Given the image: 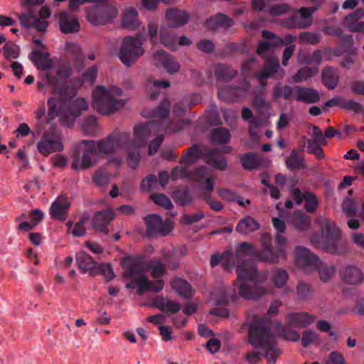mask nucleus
Instances as JSON below:
<instances>
[{
	"label": "nucleus",
	"instance_id": "nucleus-47",
	"mask_svg": "<svg viewBox=\"0 0 364 364\" xmlns=\"http://www.w3.org/2000/svg\"><path fill=\"white\" fill-rule=\"evenodd\" d=\"M286 164L289 170L304 168V159L299 156L296 150L291 151L289 156L286 159Z\"/></svg>",
	"mask_w": 364,
	"mask_h": 364
},
{
	"label": "nucleus",
	"instance_id": "nucleus-17",
	"mask_svg": "<svg viewBox=\"0 0 364 364\" xmlns=\"http://www.w3.org/2000/svg\"><path fill=\"white\" fill-rule=\"evenodd\" d=\"M154 60L156 65H161L169 74L179 71L181 65L176 59L164 50H159L154 55Z\"/></svg>",
	"mask_w": 364,
	"mask_h": 364
},
{
	"label": "nucleus",
	"instance_id": "nucleus-50",
	"mask_svg": "<svg viewBox=\"0 0 364 364\" xmlns=\"http://www.w3.org/2000/svg\"><path fill=\"white\" fill-rule=\"evenodd\" d=\"M149 269L151 270V276L154 279H160L162 276H164L166 271L164 268V264L159 259L152 260L149 262Z\"/></svg>",
	"mask_w": 364,
	"mask_h": 364
},
{
	"label": "nucleus",
	"instance_id": "nucleus-19",
	"mask_svg": "<svg viewBox=\"0 0 364 364\" xmlns=\"http://www.w3.org/2000/svg\"><path fill=\"white\" fill-rule=\"evenodd\" d=\"M114 218V213L109 209L97 211L92 219V225L95 229L107 235V225Z\"/></svg>",
	"mask_w": 364,
	"mask_h": 364
},
{
	"label": "nucleus",
	"instance_id": "nucleus-1",
	"mask_svg": "<svg viewBox=\"0 0 364 364\" xmlns=\"http://www.w3.org/2000/svg\"><path fill=\"white\" fill-rule=\"evenodd\" d=\"M164 122L153 120L134 127L132 138L130 133L114 132L101 140H82L76 146L72 156L71 167L74 170H85L94 166L100 156L113 154L117 149L126 151L129 166L132 168L137 167L141 156L140 148L144 146L151 136L156 137L150 141L149 154L154 155L164 136Z\"/></svg>",
	"mask_w": 364,
	"mask_h": 364
},
{
	"label": "nucleus",
	"instance_id": "nucleus-11",
	"mask_svg": "<svg viewBox=\"0 0 364 364\" xmlns=\"http://www.w3.org/2000/svg\"><path fill=\"white\" fill-rule=\"evenodd\" d=\"M47 85L51 86L53 89V97L55 99L68 100L77 94L76 89L73 85L60 86L58 80L50 73L46 74L45 78L37 82L38 90L41 92H45Z\"/></svg>",
	"mask_w": 364,
	"mask_h": 364
},
{
	"label": "nucleus",
	"instance_id": "nucleus-29",
	"mask_svg": "<svg viewBox=\"0 0 364 364\" xmlns=\"http://www.w3.org/2000/svg\"><path fill=\"white\" fill-rule=\"evenodd\" d=\"M321 81L328 90H334L339 82L337 70L333 67H326L321 72Z\"/></svg>",
	"mask_w": 364,
	"mask_h": 364
},
{
	"label": "nucleus",
	"instance_id": "nucleus-58",
	"mask_svg": "<svg viewBox=\"0 0 364 364\" xmlns=\"http://www.w3.org/2000/svg\"><path fill=\"white\" fill-rule=\"evenodd\" d=\"M87 18L89 22L93 25H100L105 24L109 16L107 14L106 16H102L97 11H90L87 14Z\"/></svg>",
	"mask_w": 364,
	"mask_h": 364
},
{
	"label": "nucleus",
	"instance_id": "nucleus-46",
	"mask_svg": "<svg viewBox=\"0 0 364 364\" xmlns=\"http://www.w3.org/2000/svg\"><path fill=\"white\" fill-rule=\"evenodd\" d=\"M316 67H303L300 68L294 75L293 80L295 82H301L307 80L318 73Z\"/></svg>",
	"mask_w": 364,
	"mask_h": 364
},
{
	"label": "nucleus",
	"instance_id": "nucleus-28",
	"mask_svg": "<svg viewBox=\"0 0 364 364\" xmlns=\"http://www.w3.org/2000/svg\"><path fill=\"white\" fill-rule=\"evenodd\" d=\"M218 148L208 150L205 154L206 163L212 165L215 168L224 171L227 168V161L225 157L218 154Z\"/></svg>",
	"mask_w": 364,
	"mask_h": 364
},
{
	"label": "nucleus",
	"instance_id": "nucleus-14",
	"mask_svg": "<svg viewBox=\"0 0 364 364\" xmlns=\"http://www.w3.org/2000/svg\"><path fill=\"white\" fill-rule=\"evenodd\" d=\"M144 222L146 225L147 234L153 237L157 235L162 236L167 235L171 230L170 223L164 221L161 217L151 214L144 218Z\"/></svg>",
	"mask_w": 364,
	"mask_h": 364
},
{
	"label": "nucleus",
	"instance_id": "nucleus-33",
	"mask_svg": "<svg viewBox=\"0 0 364 364\" xmlns=\"http://www.w3.org/2000/svg\"><path fill=\"white\" fill-rule=\"evenodd\" d=\"M232 24V18L221 13L210 17L206 21V25L210 29H216L219 27L229 28Z\"/></svg>",
	"mask_w": 364,
	"mask_h": 364
},
{
	"label": "nucleus",
	"instance_id": "nucleus-48",
	"mask_svg": "<svg viewBox=\"0 0 364 364\" xmlns=\"http://www.w3.org/2000/svg\"><path fill=\"white\" fill-rule=\"evenodd\" d=\"M171 103L168 99H164L161 104L152 111V117L161 119H166L170 113Z\"/></svg>",
	"mask_w": 364,
	"mask_h": 364
},
{
	"label": "nucleus",
	"instance_id": "nucleus-39",
	"mask_svg": "<svg viewBox=\"0 0 364 364\" xmlns=\"http://www.w3.org/2000/svg\"><path fill=\"white\" fill-rule=\"evenodd\" d=\"M48 54L43 53L40 50H33L29 55L30 60L38 67L42 70H48L52 63L48 60Z\"/></svg>",
	"mask_w": 364,
	"mask_h": 364
},
{
	"label": "nucleus",
	"instance_id": "nucleus-59",
	"mask_svg": "<svg viewBox=\"0 0 364 364\" xmlns=\"http://www.w3.org/2000/svg\"><path fill=\"white\" fill-rule=\"evenodd\" d=\"M98 73V68L96 65H92L85 70L82 75V80L83 82H88L93 85L95 82Z\"/></svg>",
	"mask_w": 364,
	"mask_h": 364
},
{
	"label": "nucleus",
	"instance_id": "nucleus-63",
	"mask_svg": "<svg viewBox=\"0 0 364 364\" xmlns=\"http://www.w3.org/2000/svg\"><path fill=\"white\" fill-rule=\"evenodd\" d=\"M290 9L287 4H274L269 8V13L272 16H281L289 12Z\"/></svg>",
	"mask_w": 364,
	"mask_h": 364
},
{
	"label": "nucleus",
	"instance_id": "nucleus-60",
	"mask_svg": "<svg viewBox=\"0 0 364 364\" xmlns=\"http://www.w3.org/2000/svg\"><path fill=\"white\" fill-rule=\"evenodd\" d=\"M264 93L254 92L253 104L259 111L267 110L269 107V104L264 98Z\"/></svg>",
	"mask_w": 364,
	"mask_h": 364
},
{
	"label": "nucleus",
	"instance_id": "nucleus-43",
	"mask_svg": "<svg viewBox=\"0 0 364 364\" xmlns=\"http://www.w3.org/2000/svg\"><path fill=\"white\" fill-rule=\"evenodd\" d=\"M291 223L296 229L305 230L310 226L311 219L302 211H296L291 216Z\"/></svg>",
	"mask_w": 364,
	"mask_h": 364
},
{
	"label": "nucleus",
	"instance_id": "nucleus-55",
	"mask_svg": "<svg viewBox=\"0 0 364 364\" xmlns=\"http://www.w3.org/2000/svg\"><path fill=\"white\" fill-rule=\"evenodd\" d=\"M305 209L309 213H314L318 207V200L316 196L312 192H306L304 193Z\"/></svg>",
	"mask_w": 364,
	"mask_h": 364
},
{
	"label": "nucleus",
	"instance_id": "nucleus-23",
	"mask_svg": "<svg viewBox=\"0 0 364 364\" xmlns=\"http://www.w3.org/2000/svg\"><path fill=\"white\" fill-rule=\"evenodd\" d=\"M21 25L25 28H33L38 31L44 32L48 28V21L41 20L32 12L22 14L19 16Z\"/></svg>",
	"mask_w": 364,
	"mask_h": 364
},
{
	"label": "nucleus",
	"instance_id": "nucleus-44",
	"mask_svg": "<svg viewBox=\"0 0 364 364\" xmlns=\"http://www.w3.org/2000/svg\"><path fill=\"white\" fill-rule=\"evenodd\" d=\"M230 131L225 127L215 128L211 132V140L213 144H227L230 140Z\"/></svg>",
	"mask_w": 364,
	"mask_h": 364
},
{
	"label": "nucleus",
	"instance_id": "nucleus-64",
	"mask_svg": "<svg viewBox=\"0 0 364 364\" xmlns=\"http://www.w3.org/2000/svg\"><path fill=\"white\" fill-rule=\"evenodd\" d=\"M326 364H346V361L340 352L332 351L328 355Z\"/></svg>",
	"mask_w": 364,
	"mask_h": 364
},
{
	"label": "nucleus",
	"instance_id": "nucleus-26",
	"mask_svg": "<svg viewBox=\"0 0 364 364\" xmlns=\"http://www.w3.org/2000/svg\"><path fill=\"white\" fill-rule=\"evenodd\" d=\"M124 269V276L126 278H135L134 277H141L144 273L141 264L132 257L124 258L122 261Z\"/></svg>",
	"mask_w": 364,
	"mask_h": 364
},
{
	"label": "nucleus",
	"instance_id": "nucleus-62",
	"mask_svg": "<svg viewBox=\"0 0 364 364\" xmlns=\"http://www.w3.org/2000/svg\"><path fill=\"white\" fill-rule=\"evenodd\" d=\"M197 48L204 53H211L215 49L214 43L209 39H201L196 44Z\"/></svg>",
	"mask_w": 364,
	"mask_h": 364
},
{
	"label": "nucleus",
	"instance_id": "nucleus-53",
	"mask_svg": "<svg viewBox=\"0 0 364 364\" xmlns=\"http://www.w3.org/2000/svg\"><path fill=\"white\" fill-rule=\"evenodd\" d=\"M321 36L318 33H312L309 31L301 32L299 34V40L301 43L316 45L320 42Z\"/></svg>",
	"mask_w": 364,
	"mask_h": 364
},
{
	"label": "nucleus",
	"instance_id": "nucleus-52",
	"mask_svg": "<svg viewBox=\"0 0 364 364\" xmlns=\"http://www.w3.org/2000/svg\"><path fill=\"white\" fill-rule=\"evenodd\" d=\"M3 52L6 59H16L18 58L20 48L13 42L9 41L4 46Z\"/></svg>",
	"mask_w": 364,
	"mask_h": 364
},
{
	"label": "nucleus",
	"instance_id": "nucleus-34",
	"mask_svg": "<svg viewBox=\"0 0 364 364\" xmlns=\"http://www.w3.org/2000/svg\"><path fill=\"white\" fill-rule=\"evenodd\" d=\"M160 40L166 48L175 50L177 49V36L171 28H162L160 31Z\"/></svg>",
	"mask_w": 364,
	"mask_h": 364
},
{
	"label": "nucleus",
	"instance_id": "nucleus-3",
	"mask_svg": "<svg viewBox=\"0 0 364 364\" xmlns=\"http://www.w3.org/2000/svg\"><path fill=\"white\" fill-rule=\"evenodd\" d=\"M271 325L269 318L255 316L249 325V343L255 348L265 350L263 356L268 364H275L282 350L277 348V339L271 330Z\"/></svg>",
	"mask_w": 364,
	"mask_h": 364
},
{
	"label": "nucleus",
	"instance_id": "nucleus-42",
	"mask_svg": "<svg viewBox=\"0 0 364 364\" xmlns=\"http://www.w3.org/2000/svg\"><path fill=\"white\" fill-rule=\"evenodd\" d=\"M171 286L176 292L184 298H190L192 296V288L184 279L177 278L172 281Z\"/></svg>",
	"mask_w": 364,
	"mask_h": 364
},
{
	"label": "nucleus",
	"instance_id": "nucleus-10",
	"mask_svg": "<svg viewBox=\"0 0 364 364\" xmlns=\"http://www.w3.org/2000/svg\"><path fill=\"white\" fill-rule=\"evenodd\" d=\"M321 240L323 245L317 244L319 239L318 236L314 235L311 238L312 244L316 247H321L327 250H333L336 242L341 237L339 229L336 227L334 223L329 220L324 219L321 222Z\"/></svg>",
	"mask_w": 364,
	"mask_h": 364
},
{
	"label": "nucleus",
	"instance_id": "nucleus-4",
	"mask_svg": "<svg viewBox=\"0 0 364 364\" xmlns=\"http://www.w3.org/2000/svg\"><path fill=\"white\" fill-rule=\"evenodd\" d=\"M277 247L272 245V237L269 233H264L262 235L261 243L262 250H259L252 245L247 242H242L239 246V252L255 257L259 261L276 263L280 259L285 257L286 237L277 233Z\"/></svg>",
	"mask_w": 364,
	"mask_h": 364
},
{
	"label": "nucleus",
	"instance_id": "nucleus-2",
	"mask_svg": "<svg viewBox=\"0 0 364 364\" xmlns=\"http://www.w3.org/2000/svg\"><path fill=\"white\" fill-rule=\"evenodd\" d=\"M237 278L241 283L234 282V287L220 286L213 293L217 305L235 302L238 296L245 299H258L265 294V289L258 282V272L252 264L243 263L236 268Z\"/></svg>",
	"mask_w": 364,
	"mask_h": 364
},
{
	"label": "nucleus",
	"instance_id": "nucleus-7",
	"mask_svg": "<svg viewBox=\"0 0 364 364\" xmlns=\"http://www.w3.org/2000/svg\"><path fill=\"white\" fill-rule=\"evenodd\" d=\"M74 97L65 100L50 97L48 101V116L50 119H52L59 114L66 112L70 113L74 117H77L80 115L82 111L87 109L88 104L85 99L78 97L71 101Z\"/></svg>",
	"mask_w": 364,
	"mask_h": 364
},
{
	"label": "nucleus",
	"instance_id": "nucleus-5",
	"mask_svg": "<svg viewBox=\"0 0 364 364\" xmlns=\"http://www.w3.org/2000/svg\"><path fill=\"white\" fill-rule=\"evenodd\" d=\"M316 316L306 312H294L286 316V324L281 325L282 337L287 341L296 342L300 339L299 333L293 328H304L314 322Z\"/></svg>",
	"mask_w": 364,
	"mask_h": 364
},
{
	"label": "nucleus",
	"instance_id": "nucleus-30",
	"mask_svg": "<svg viewBox=\"0 0 364 364\" xmlns=\"http://www.w3.org/2000/svg\"><path fill=\"white\" fill-rule=\"evenodd\" d=\"M343 281L349 284L356 285L361 283L364 276L362 271L355 266L350 265L342 273Z\"/></svg>",
	"mask_w": 364,
	"mask_h": 364
},
{
	"label": "nucleus",
	"instance_id": "nucleus-15",
	"mask_svg": "<svg viewBox=\"0 0 364 364\" xmlns=\"http://www.w3.org/2000/svg\"><path fill=\"white\" fill-rule=\"evenodd\" d=\"M37 149L41 154L47 156L50 153L63 151V145L56 134L45 132L37 144Z\"/></svg>",
	"mask_w": 364,
	"mask_h": 364
},
{
	"label": "nucleus",
	"instance_id": "nucleus-27",
	"mask_svg": "<svg viewBox=\"0 0 364 364\" xmlns=\"http://www.w3.org/2000/svg\"><path fill=\"white\" fill-rule=\"evenodd\" d=\"M75 260L80 269L85 274L90 272L92 275L95 274L97 262L87 252L82 251L76 254Z\"/></svg>",
	"mask_w": 364,
	"mask_h": 364
},
{
	"label": "nucleus",
	"instance_id": "nucleus-20",
	"mask_svg": "<svg viewBox=\"0 0 364 364\" xmlns=\"http://www.w3.org/2000/svg\"><path fill=\"white\" fill-rule=\"evenodd\" d=\"M294 100L305 104H313L320 100V95L318 90L316 89L295 85Z\"/></svg>",
	"mask_w": 364,
	"mask_h": 364
},
{
	"label": "nucleus",
	"instance_id": "nucleus-35",
	"mask_svg": "<svg viewBox=\"0 0 364 364\" xmlns=\"http://www.w3.org/2000/svg\"><path fill=\"white\" fill-rule=\"evenodd\" d=\"M214 185L213 181L207 180L206 191L202 194L203 199L209 205L210 208L215 211H220L223 209V204L218 200H213L211 197V193L213 191Z\"/></svg>",
	"mask_w": 364,
	"mask_h": 364
},
{
	"label": "nucleus",
	"instance_id": "nucleus-9",
	"mask_svg": "<svg viewBox=\"0 0 364 364\" xmlns=\"http://www.w3.org/2000/svg\"><path fill=\"white\" fill-rule=\"evenodd\" d=\"M92 105L102 114H111L124 105L122 100L114 98L105 86L99 85L94 92Z\"/></svg>",
	"mask_w": 364,
	"mask_h": 364
},
{
	"label": "nucleus",
	"instance_id": "nucleus-32",
	"mask_svg": "<svg viewBox=\"0 0 364 364\" xmlns=\"http://www.w3.org/2000/svg\"><path fill=\"white\" fill-rule=\"evenodd\" d=\"M214 74L218 80L230 81L237 75V72L230 65L218 63L215 65Z\"/></svg>",
	"mask_w": 364,
	"mask_h": 364
},
{
	"label": "nucleus",
	"instance_id": "nucleus-61",
	"mask_svg": "<svg viewBox=\"0 0 364 364\" xmlns=\"http://www.w3.org/2000/svg\"><path fill=\"white\" fill-rule=\"evenodd\" d=\"M158 181L156 176L154 174L148 175L141 183V189L144 191H151L153 190Z\"/></svg>",
	"mask_w": 364,
	"mask_h": 364
},
{
	"label": "nucleus",
	"instance_id": "nucleus-57",
	"mask_svg": "<svg viewBox=\"0 0 364 364\" xmlns=\"http://www.w3.org/2000/svg\"><path fill=\"white\" fill-rule=\"evenodd\" d=\"M190 176V170L187 166H176L171 171L170 177L173 181H176L179 178H186Z\"/></svg>",
	"mask_w": 364,
	"mask_h": 364
},
{
	"label": "nucleus",
	"instance_id": "nucleus-54",
	"mask_svg": "<svg viewBox=\"0 0 364 364\" xmlns=\"http://www.w3.org/2000/svg\"><path fill=\"white\" fill-rule=\"evenodd\" d=\"M151 199L158 205L166 210H171L173 208L171 200L163 193H154L151 196Z\"/></svg>",
	"mask_w": 364,
	"mask_h": 364
},
{
	"label": "nucleus",
	"instance_id": "nucleus-12",
	"mask_svg": "<svg viewBox=\"0 0 364 364\" xmlns=\"http://www.w3.org/2000/svg\"><path fill=\"white\" fill-rule=\"evenodd\" d=\"M317 10L318 6L301 7L297 11L301 16L300 18L296 14H293L284 20V26L289 28H307L312 24V15Z\"/></svg>",
	"mask_w": 364,
	"mask_h": 364
},
{
	"label": "nucleus",
	"instance_id": "nucleus-6",
	"mask_svg": "<svg viewBox=\"0 0 364 364\" xmlns=\"http://www.w3.org/2000/svg\"><path fill=\"white\" fill-rule=\"evenodd\" d=\"M296 261L298 265L303 267L317 269L320 279L323 282L328 281L334 275L333 267L322 264L318 257L306 247L296 248Z\"/></svg>",
	"mask_w": 364,
	"mask_h": 364
},
{
	"label": "nucleus",
	"instance_id": "nucleus-8",
	"mask_svg": "<svg viewBox=\"0 0 364 364\" xmlns=\"http://www.w3.org/2000/svg\"><path fill=\"white\" fill-rule=\"evenodd\" d=\"M146 39L141 33L135 37L128 36L123 39L119 51V58L125 65L131 66L144 53L142 45Z\"/></svg>",
	"mask_w": 364,
	"mask_h": 364
},
{
	"label": "nucleus",
	"instance_id": "nucleus-37",
	"mask_svg": "<svg viewBox=\"0 0 364 364\" xmlns=\"http://www.w3.org/2000/svg\"><path fill=\"white\" fill-rule=\"evenodd\" d=\"M122 23L123 27L128 29L135 30L138 28L139 21L137 11L134 8L128 9L123 16Z\"/></svg>",
	"mask_w": 364,
	"mask_h": 364
},
{
	"label": "nucleus",
	"instance_id": "nucleus-56",
	"mask_svg": "<svg viewBox=\"0 0 364 364\" xmlns=\"http://www.w3.org/2000/svg\"><path fill=\"white\" fill-rule=\"evenodd\" d=\"M321 144L316 141H308L307 151L314 154L317 159L321 160L325 157L323 149L321 146Z\"/></svg>",
	"mask_w": 364,
	"mask_h": 364
},
{
	"label": "nucleus",
	"instance_id": "nucleus-18",
	"mask_svg": "<svg viewBox=\"0 0 364 364\" xmlns=\"http://www.w3.org/2000/svg\"><path fill=\"white\" fill-rule=\"evenodd\" d=\"M137 287V294L141 295L145 291H154L158 293L161 291L164 287L163 279H157L154 282L149 280L147 275L143 274L141 277L134 279Z\"/></svg>",
	"mask_w": 364,
	"mask_h": 364
},
{
	"label": "nucleus",
	"instance_id": "nucleus-38",
	"mask_svg": "<svg viewBox=\"0 0 364 364\" xmlns=\"http://www.w3.org/2000/svg\"><path fill=\"white\" fill-rule=\"evenodd\" d=\"M279 66L280 65L277 60L268 58L265 61L264 69L257 73L256 76L259 79H267L278 71Z\"/></svg>",
	"mask_w": 364,
	"mask_h": 364
},
{
	"label": "nucleus",
	"instance_id": "nucleus-51",
	"mask_svg": "<svg viewBox=\"0 0 364 364\" xmlns=\"http://www.w3.org/2000/svg\"><path fill=\"white\" fill-rule=\"evenodd\" d=\"M84 132L87 135H95L97 132V122L95 116L86 117L82 124Z\"/></svg>",
	"mask_w": 364,
	"mask_h": 364
},
{
	"label": "nucleus",
	"instance_id": "nucleus-24",
	"mask_svg": "<svg viewBox=\"0 0 364 364\" xmlns=\"http://www.w3.org/2000/svg\"><path fill=\"white\" fill-rule=\"evenodd\" d=\"M166 17L168 27L178 28L185 25L188 22L189 14L185 11L174 8L166 11Z\"/></svg>",
	"mask_w": 364,
	"mask_h": 364
},
{
	"label": "nucleus",
	"instance_id": "nucleus-22",
	"mask_svg": "<svg viewBox=\"0 0 364 364\" xmlns=\"http://www.w3.org/2000/svg\"><path fill=\"white\" fill-rule=\"evenodd\" d=\"M295 85L284 84L282 82H277L272 90L273 101L279 102L282 99L286 101L294 100Z\"/></svg>",
	"mask_w": 364,
	"mask_h": 364
},
{
	"label": "nucleus",
	"instance_id": "nucleus-45",
	"mask_svg": "<svg viewBox=\"0 0 364 364\" xmlns=\"http://www.w3.org/2000/svg\"><path fill=\"white\" fill-rule=\"evenodd\" d=\"M172 198L176 203L182 206L191 204L193 200L191 193L187 188L175 190L172 193Z\"/></svg>",
	"mask_w": 364,
	"mask_h": 364
},
{
	"label": "nucleus",
	"instance_id": "nucleus-41",
	"mask_svg": "<svg viewBox=\"0 0 364 364\" xmlns=\"http://www.w3.org/2000/svg\"><path fill=\"white\" fill-rule=\"evenodd\" d=\"M240 162L243 168L248 171L257 168L261 164L257 154L254 152H248L242 155Z\"/></svg>",
	"mask_w": 364,
	"mask_h": 364
},
{
	"label": "nucleus",
	"instance_id": "nucleus-40",
	"mask_svg": "<svg viewBox=\"0 0 364 364\" xmlns=\"http://www.w3.org/2000/svg\"><path fill=\"white\" fill-rule=\"evenodd\" d=\"M188 178L200 183H203V188L205 190L207 180L212 181L211 178L209 176L208 168L203 166L195 168L193 171H190V176Z\"/></svg>",
	"mask_w": 364,
	"mask_h": 364
},
{
	"label": "nucleus",
	"instance_id": "nucleus-31",
	"mask_svg": "<svg viewBox=\"0 0 364 364\" xmlns=\"http://www.w3.org/2000/svg\"><path fill=\"white\" fill-rule=\"evenodd\" d=\"M259 228V223L252 217L247 216L240 219L236 225L237 232L247 235Z\"/></svg>",
	"mask_w": 364,
	"mask_h": 364
},
{
	"label": "nucleus",
	"instance_id": "nucleus-13",
	"mask_svg": "<svg viewBox=\"0 0 364 364\" xmlns=\"http://www.w3.org/2000/svg\"><path fill=\"white\" fill-rule=\"evenodd\" d=\"M250 87V82L242 80L239 82V85H228L220 88L218 96L225 102L237 101L248 94Z\"/></svg>",
	"mask_w": 364,
	"mask_h": 364
},
{
	"label": "nucleus",
	"instance_id": "nucleus-21",
	"mask_svg": "<svg viewBox=\"0 0 364 364\" xmlns=\"http://www.w3.org/2000/svg\"><path fill=\"white\" fill-rule=\"evenodd\" d=\"M58 23L63 33H75L80 31V23L77 18L70 15L66 11H62L59 15Z\"/></svg>",
	"mask_w": 364,
	"mask_h": 364
},
{
	"label": "nucleus",
	"instance_id": "nucleus-25",
	"mask_svg": "<svg viewBox=\"0 0 364 364\" xmlns=\"http://www.w3.org/2000/svg\"><path fill=\"white\" fill-rule=\"evenodd\" d=\"M364 16V9L359 8L354 12L346 16L343 24L352 32H360L364 31V22L359 21Z\"/></svg>",
	"mask_w": 364,
	"mask_h": 364
},
{
	"label": "nucleus",
	"instance_id": "nucleus-49",
	"mask_svg": "<svg viewBox=\"0 0 364 364\" xmlns=\"http://www.w3.org/2000/svg\"><path fill=\"white\" fill-rule=\"evenodd\" d=\"M288 279L289 275L284 269L277 268L273 272L272 282L277 288L284 287Z\"/></svg>",
	"mask_w": 364,
	"mask_h": 364
},
{
	"label": "nucleus",
	"instance_id": "nucleus-36",
	"mask_svg": "<svg viewBox=\"0 0 364 364\" xmlns=\"http://www.w3.org/2000/svg\"><path fill=\"white\" fill-rule=\"evenodd\" d=\"M202 156L200 146L197 144L191 146L182 156L180 163L189 168V166L195 164Z\"/></svg>",
	"mask_w": 364,
	"mask_h": 364
},
{
	"label": "nucleus",
	"instance_id": "nucleus-16",
	"mask_svg": "<svg viewBox=\"0 0 364 364\" xmlns=\"http://www.w3.org/2000/svg\"><path fill=\"white\" fill-rule=\"evenodd\" d=\"M70 208V203L68 198L64 196H60L51 203L49 209L50 215L53 219L65 221Z\"/></svg>",
	"mask_w": 364,
	"mask_h": 364
}]
</instances>
